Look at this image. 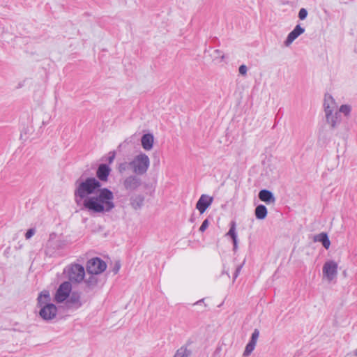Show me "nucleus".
Instances as JSON below:
<instances>
[{"label": "nucleus", "instance_id": "1", "mask_svg": "<svg viewBox=\"0 0 357 357\" xmlns=\"http://www.w3.org/2000/svg\"><path fill=\"white\" fill-rule=\"evenodd\" d=\"M326 123L331 130L337 129L343 121V116L350 115L351 107L349 105H342L340 107L333 97L326 93L323 103Z\"/></svg>", "mask_w": 357, "mask_h": 357}, {"label": "nucleus", "instance_id": "2", "mask_svg": "<svg viewBox=\"0 0 357 357\" xmlns=\"http://www.w3.org/2000/svg\"><path fill=\"white\" fill-rule=\"evenodd\" d=\"M114 199L113 192L109 189L103 188L85 202V206L82 209L95 213H109L115 208Z\"/></svg>", "mask_w": 357, "mask_h": 357}, {"label": "nucleus", "instance_id": "3", "mask_svg": "<svg viewBox=\"0 0 357 357\" xmlns=\"http://www.w3.org/2000/svg\"><path fill=\"white\" fill-rule=\"evenodd\" d=\"M101 183L94 177L80 178L75 182L74 197L75 203L83 208L85 202L90 199L100 189Z\"/></svg>", "mask_w": 357, "mask_h": 357}, {"label": "nucleus", "instance_id": "4", "mask_svg": "<svg viewBox=\"0 0 357 357\" xmlns=\"http://www.w3.org/2000/svg\"><path fill=\"white\" fill-rule=\"evenodd\" d=\"M38 305L40 307L39 314L45 321L54 319L57 314V307L50 303L51 297L48 291H42L38 296Z\"/></svg>", "mask_w": 357, "mask_h": 357}, {"label": "nucleus", "instance_id": "5", "mask_svg": "<svg viewBox=\"0 0 357 357\" xmlns=\"http://www.w3.org/2000/svg\"><path fill=\"white\" fill-rule=\"evenodd\" d=\"M150 166V159L149 156L144 153H140L135 155L130 162V168L132 172L137 175L145 174Z\"/></svg>", "mask_w": 357, "mask_h": 357}, {"label": "nucleus", "instance_id": "6", "mask_svg": "<svg viewBox=\"0 0 357 357\" xmlns=\"http://www.w3.org/2000/svg\"><path fill=\"white\" fill-rule=\"evenodd\" d=\"M63 272L70 282L76 283L82 282L85 275L84 268L77 264L68 266L65 268Z\"/></svg>", "mask_w": 357, "mask_h": 357}, {"label": "nucleus", "instance_id": "7", "mask_svg": "<svg viewBox=\"0 0 357 357\" xmlns=\"http://www.w3.org/2000/svg\"><path fill=\"white\" fill-rule=\"evenodd\" d=\"M106 263L98 257L89 259L86 264V271L89 274L98 275L105 271Z\"/></svg>", "mask_w": 357, "mask_h": 357}, {"label": "nucleus", "instance_id": "8", "mask_svg": "<svg viewBox=\"0 0 357 357\" xmlns=\"http://www.w3.org/2000/svg\"><path fill=\"white\" fill-rule=\"evenodd\" d=\"M338 264L333 260L326 261L323 266V277L328 282L335 280L337 275Z\"/></svg>", "mask_w": 357, "mask_h": 357}, {"label": "nucleus", "instance_id": "9", "mask_svg": "<svg viewBox=\"0 0 357 357\" xmlns=\"http://www.w3.org/2000/svg\"><path fill=\"white\" fill-rule=\"evenodd\" d=\"M71 290L72 285L70 282H64L61 283L55 293V301L57 303L63 302L69 297Z\"/></svg>", "mask_w": 357, "mask_h": 357}, {"label": "nucleus", "instance_id": "10", "mask_svg": "<svg viewBox=\"0 0 357 357\" xmlns=\"http://www.w3.org/2000/svg\"><path fill=\"white\" fill-rule=\"evenodd\" d=\"M139 175L132 174L125 178L123 185L125 190L128 191H135L142 185V180Z\"/></svg>", "mask_w": 357, "mask_h": 357}, {"label": "nucleus", "instance_id": "11", "mask_svg": "<svg viewBox=\"0 0 357 357\" xmlns=\"http://www.w3.org/2000/svg\"><path fill=\"white\" fill-rule=\"evenodd\" d=\"M213 201V197L203 194L201 195L196 204V208L200 212V213H203L211 205Z\"/></svg>", "mask_w": 357, "mask_h": 357}, {"label": "nucleus", "instance_id": "12", "mask_svg": "<svg viewBox=\"0 0 357 357\" xmlns=\"http://www.w3.org/2000/svg\"><path fill=\"white\" fill-rule=\"evenodd\" d=\"M305 32V29L297 24L294 29L288 34L285 41V46H289L299 36Z\"/></svg>", "mask_w": 357, "mask_h": 357}, {"label": "nucleus", "instance_id": "13", "mask_svg": "<svg viewBox=\"0 0 357 357\" xmlns=\"http://www.w3.org/2000/svg\"><path fill=\"white\" fill-rule=\"evenodd\" d=\"M111 172V168L106 164H100L96 171V176L98 181L106 182Z\"/></svg>", "mask_w": 357, "mask_h": 357}, {"label": "nucleus", "instance_id": "14", "mask_svg": "<svg viewBox=\"0 0 357 357\" xmlns=\"http://www.w3.org/2000/svg\"><path fill=\"white\" fill-rule=\"evenodd\" d=\"M153 140L154 138L152 134H144L141 139L142 146L143 149L146 151L151 150L153 148Z\"/></svg>", "mask_w": 357, "mask_h": 357}, {"label": "nucleus", "instance_id": "15", "mask_svg": "<svg viewBox=\"0 0 357 357\" xmlns=\"http://www.w3.org/2000/svg\"><path fill=\"white\" fill-rule=\"evenodd\" d=\"M68 303L69 307H75L76 309L80 307L82 305L80 295L75 292L72 293L71 295L69 296Z\"/></svg>", "mask_w": 357, "mask_h": 357}, {"label": "nucleus", "instance_id": "16", "mask_svg": "<svg viewBox=\"0 0 357 357\" xmlns=\"http://www.w3.org/2000/svg\"><path fill=\"white\" fill-rule=\"evenodd\" d=\"M259 198L261 201L267 204L274 203L275 201L273 193L268 190H261L259 192Z\"/></svg>", "mask_w": 357, "mask_h": 357}, {"label": "nucleus", "instance_id": "17", "mask_svg": "<svg viewBox=\"0 0 357 357\" xmlns=\"http://www.w3.org/2000/svg\"><path fill=\"white\" fill-rule=\"evenodd\" d=\"M314 242H320L328 250L331 245V241L326 233L322 232L314 236Z\"/></svg>", "mask_w": 357, "mask_h": 357}, {"label": "nucleus", "instance_id": "18", "mask_svg": "<svg viewBox=\"0 0 357 357\" xmlns=\"http://www.w3.org/2000/svg\"><path fill=\"white\" fill-rule=\"evenodd\" d=\"M227 235L232 238L234 250H235L237 248V234L236 233V222L234 221L231 222L230 229Z\"/></svg>", "mask_w": 357, "mask_h": 357}, {"label": "nucleus", "instance_id": "19", "mask_svg": "<svg viewBox=\"0 0 357 357\" xmlns=\"http://www.w3.org/2000/svg\"><path fill=\"white\" fill-rule=\"evenodd\" d=\"M267 208L264 205L257 206L255 211V216L259 220H264L267 216Z\"/></svg>", "mask_w": 357, "mask_h": 357}, {"label": "nucleus", "instance_id": "20", "mask_svg": "<svg viewBox=\"0 0 357 357\" xmlns=\"http://www.w3.org/2000/svg\"><path fill=\"white\" fill-rule=\"evenodd\" d=\"M144 200V198L143 196L137 195L130 199V204L134 209L137 210L142 206Z\"/></svg>", "mask_w": 357, "mask_h": 357}, {"label": "nucleus", "instance_id": "21", "mask_svg": "<svg viewBox=\"0 0 357 357\" xmlns=\"http://www.w3.org/2000/svg\"><path fill=\"white\" fill-rule=\"evenodd\" d=\"M191 351L186 346H182L176 350L173 357H190Z\"/></svg>", "mask_w": 357, "mask_h": 357}, {"label": "nucleus", "instance_id": "22", "mask_svg": "<svg viewBox=\"0 0 357 357\" xmlns=\"http://www.w3.org/2000/svg\"><path fill=\"white\" fill-rule=\"evenodd\" d=\"M211 57L215 63H220L223 61L225 55L220 50H215L211 54Z\"/></svg>", "mask_w": 357, "mask_h": 357}, {"label": "nucleus", "instance_id": "23", "mask_svg": "<svg viewBox=\"0 0 357 357\" xmlns=\"http://www.w3.org/2000/svg\"><path fill=\"white\" fill-rule=\"evenodd\" d=\"M255 346H256L255 344L249 342L247 344L245 349L243 351V357H248V356H250V354L254 351Z\"/></svg>", "mask_w": 357, "mask_h": 357}, {"label": "nucleus", "instance_id": "24", "mask_svg": "<svg viewBox=\"0 0 357 357\" xmlns=\"http://www.w3.org/2000/svg\"><path fill=\"white\" fill-rule=\"evenodd\" d=\"M129 167H130V162H123L120 163L118 165L117 169H118L119 172L122 174V173L125 172Z\"/></svg>", "mask_w": 357, "mask_h": 357}, {"label": "nucleus", "instance_id": "25", "mask_svg": "<svg viewBox=\"0 0 357 357\" xmlns=\"http://www.w3.org/2000/svg\"><path fill=\"white\" fill-rule=\"evenodd\" d=\"M259 331L258 329L256 328L254 330L253 333H252V336H251V338L249 342L256 345L257 340L259 338Z\"/></svg>", "mask_w": 357, "mask_h": 357}, {"label": "nucleus", "instance_id": "26", "mask_svg": "<svg viewBox=\"0 0 357 357\" xmlns=\"http://www.w3.org/2000/svg\"><path fill=\"white\" fill-rule=\"evenodd\" d=\"M85 282L89 287H93L96 284L97 279L93 275H91Z\"/></svg>", "mask_w": 357, "mask_h": 357}, {"label": "nucleus", "instance_id": "27", "mask_svg": "<svg viewBox=\"0 0 357 357\" xmlns=\"http://www.w3.org/2000/svg\"><path fill=\"white\" fill-rule=\"evenodd\" d=\"M307 11L305 8H302L298 12V17L300 20H303L307 17Z\"/></svg>", "mask_w": 357, "mask_h": 357}, {"label": "nucleus", "instance_id": "28", "mask_svg": "<svg viewBox=\"0 0 357 357\" xmlns=\"http://www.w3.org/2000/svg\"><path fill=\"white\" fill-rule=\"evenodd\" d=\"M208 225H209V222H208V219H206L205 220H204L201 227H199V231L201 232H204L208 228Z\"/></svg>", "mask_w": 357, "mask_h": 357}, {"label": "nucleus", "instance_id": "29", "mask_svg": "<svg viewBox=\"0 0 357 357\" xmlns=\"http://www.w3.org/2000/svg\"><path fill=\"white\" fill-rule=\"evenodd\" d=\"M35 233H36L35 229H33V228L29 229V230H27V231L25 234V238L26 239H29L35 234Z\"/></svg>", "mask_w": 357, "mask_h": 357}, {"label": "nucleus", "instance_id": "30", "mask_svg": "<svg viewBox=\"0 0 357 357\" xmlns=\"http://www.w3.org/2000/svg\"><path fill=\"white\" fill-rule=\"evenodd\" d=\"M238 71H239V73L242 75H246L247 74V71H248V68H247V66L245 65H241L239 67V69H238Z\"/></svg>", "mask_w": 357, "mask_h": 357}, {"label": "nucleus", "instance_id": "31", "mask_svg": "<svg viewBox=\"0 0 357 357\" xmlns=\"http://www.w3.org/2000/svg\"><path fill=\"white\" fill-rule=\"evenodd\" d=\"M121 268V264L119 261H116L113 267L112 271L114 274H116Z\"/></svg>", "mask_w": 357, "mask_h": 357}, {"label": "nucleus", "instance_id": "32", "mask_svg": "<svg viewBox=\"0 0 357 357\" xmlns=\"http://www.w3.org/2000/svg\"><path fill=\"white\" fill-rule=\"evenodd\" d=\"M115 158V153L111 152L109 153V156L107 158V161L109 164H112Z\"/></svg>", "mask_w": 357, "mask_h": 357}, {"label": "nucleus", "instance_id": "33", "mask_svg": "<svg viewBox=\"0 0 357 357\" xmlns=\"http://www.w3.org/2000/svg\"><path fill=\"white\" fill-rule=\"evenodd\" d=\"M241 268H242V266H238L236 268V271L234 275V280H235L238 277L239 273L241 272Z\"/></svg>", "mask_w": 357, "mask_h": 357}, {"label": "nucleus", "instance_id": "34", "mask_svg": "<svg viewBox=\"0 0 357 357\" xmlns=\"http://www.w3.org/2000/svg\"><path fill=\"white\" fill-rule=\"evenodd\" d=\"M203 301H204V299H201V300L198 301L197 302H196V303H195V305H198V304L201 303H202V302H203Z\"/></svg>", "mask_w": 357, "mask_h": 357}, {"label": "nucleus", "instance_id": "35", "mask_svg": "<svg viewBox=\"0 0 357 357\" xmlns=\"http://www.w3.org/2000/svg\"><path fill=\"white\" fill-rule=\"evenodd\" d=\"M354 354H355V356H357V349L355 350Z\"/></svg>", "mask_w": 357, "mask_h": 357}]
</instances>
